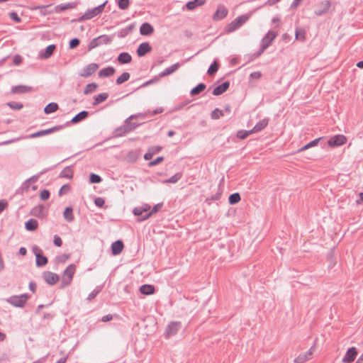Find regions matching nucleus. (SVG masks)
<instances>
[{
	"label": "nucleus",
	"instance_id": "39448f33",
	"mask_svg": "<svg viewBox=\"0 0 363 363\" xmlns=\"http://www.w3.org/2000/svg\"><path fill=\"white\" fill-rule=\"evenodd\" d=\"M182 328V323L180 321H172L165 328L164 337L169 339L174 336Z\"/></svg>",
	"mask_w": 363,
	"mask_h": 363
},
{
	"label": "nucleus",
	"instance_id": "8fccbe9b",
	"mask_svg": "<svg viewBox=\"0 0 363 363\" xmlns=\"http://www.w3.org/2000/svg\"><path fill=\"white\" fill-rule=\"evenodd\" d=\"M124 123L126 124V126L128 127V132L130 133L131 131L136 129L138 127L142 125V123H136V122H131V121H129V122H126V119L124 121Z\"/></svg>",
	"mask_w": 363,
	"mask_h": 363
},
{
	"label": "nucleus",
	"instance_id": "4be33fe9",
	"mask_svg": "<svg viewBox=\"0 0 363 363\" xmlns=\"http://www.w3.org/2000/svg\"><path fill=\"white\" fill-rule=\"evenodd\" d=\"M128 133L129 132L128 127L126 126V124L124 123L123 125H121L120 127L116 128L113 134L115 138H120L125 135Z\"/></svg>",
	"mask_w": 363,
	"mask_h": 363
},
{
	"label": "nucleus",
	"instance_id": "a878e982",
	"mask_svg": "<svg viewBox=\"0 0 363 363\" xmlns=\"http://www.w3.org/2000/svg\"><path fill=\"white\" fill-rule=\"evenodd\" d=\"M116 70L114 67L109 66L106 68L101 69L98 75L99 77H108L114 74Z\"/></svg>",
	"mask_w": 363,
	"mask_h": 363
},
{
	"label": "nucleus",
	"instance_id": "864d4df0",
	"mask_svg": "<svg viewBox=\"0 0 363 363\" xmlns=\"http://www.w3.org/2000/svg\"><path fill=\"white\" fill-rule=\"evenodd\" d=\"M101 178L99 175L91 173L89 177V182L91 184H99L101 182Z\"/></svg>",
	"mask_w": 363,
	"mask_h": 363
},
{
	"label": "nucleus",
	"instance_id": "c03bdc74",
	"mask_svg": "<svg viewBox=\"0 0 363 363\" xmlns=\"http://www.w3.org/2000/svg\"><path fill=\"white\" fill-rule=\"evenodd\" d=\"M240 199V195L238 193L232 194L228 197L229 203L231 205L238 203Z\"/></svg>",
	"mask_w": 363,
	"mask_h": 363
},
{
	"label": "nucleus",
	"instance_id": "4c0bfd02",
	"mask_svg": "<svg viewBox=\"0 0 363 363\" xmlns=\"http://www.w3.org/2000/svg\"><path fill=\"white\" fill-rule=\"evenodd\" d=\"M108 93L104 92V93L99 94V95H97L94 97L93 105L97 106L98 104L106 101L108 99Z\"/></svg>",
	"mask_w": 363,
	"mask_h": 363
},
{
	"label": "nucleus",
	"instance_id": "a18cd8bd",
	"mask_svg": "<svg viewBox=\"0 0 363 363\" xmlns=\"http://www.w3.org/2000/svg\"><path fill=\"white\" fill-rule=\"evenodd\" d=\"M130 75L128 72H123L121 76H119L116 80V84H121L124 83L125 82L128 81L130 78Z\"/></svg>",
	"mask_w": 363,
	"mask_h": 363
},
{
	"label": "nucleus",
	"instance_id": "338daca9",
	"mask_svg": "<svg viewBox=\"0 0 363 363\" xmlns=\"http://www.w3.org/2000/svg\"><path fill=\"white\" fill-rule=\"evenodd\" d=\"M105 203V200L101 197H97L94 200V204L98 207H102Z\"/></svg>",
	"mask_w": 363,
	"mask_h": 363
},
{
	"label": "nucleus",
	"instance_id": "4d7b16f0",
	"mask_svg": "<svg viewBox=\"0 0 363 363\" xmlns=\"http://www.w3.org/2000/svg\"><path fill=\"white\" fill-rule=\"evenodd\" d=\"M99 45H101V43L99 41L98 38H96L90 42L89 47H88V50H91Z\"/></svg>",
	"mask_w": 363,
	"mask_h": 363
},
{
	"label": "nucleus",
	"instance_id": "bf43d9fd",
	"mask_svg": "<svg viewBox=\"0 0 363 363\" xmlns=\"http://www.w3.org/2000/svg\"><path fill=\"white\" fill-rule=\"evenodd\" d=\"M8 106L10 108L15 109V110H19L23 108L22 104L18 103V102H15V101L8 103Z\"/></svg>",
	"mask_w": 363,
	"mask_h": 363
},
{
	"label": "nucleus",
	"instance_id": "69168bd1",
	"mask_svg": "<svg viewBox=\"0 0 363 363\" xmlns=\"http://www.w3.org/2000/svg\"><path fill=\"white\" fill-rule=\"evenodd\" d=\"M100 291V289H95L88 295L87 299L89 301L94 299L99 294Z\"/></svg>",
	"mask_w": 363,
	"mask_h": 363
},
{
	"label": "nucleus",
	"instance_id": "a211bd4d",
	"mask_svg": "<svg viewBox=\"0 0 363 363\" xmlns=\"http://www.w3.org/2000/svg\"><path fill=\"white\" fill-rule=\"evenodd\" d=\"M230 86V82L228 81L224 82L221 84L217 86L213 90V94L215 96H219L225 92Z\"/></svg>",
	"mask_w": 363,
	"mask_h": 363
},
{
	"label": "nucleus",
	"instance_id": "f704fd0d",
	"mask_svg": "<svg viewBox=\"0 0 363 363\" xmlns=\"http://www.w3.org/2000/svg\"><path fill=\"white\" fill-rule=\"evenodd\" d=\"M63 216L67 222H72L74 220L72 208L67 207L64 211Z\"/></svg>",
	"mask_w": 363,
	"mask_h": 363
},
{
	"label": "nucleus",
	"instance_id": "473e14b6",
	"mask_svg": "<svg viewBox=\"0 0 363 363\" xmlns=\"http://www.w3.org/2000/svg\"><path fill=\"white\" fill-rule=\"evenodd\" d=\"M38 223L35 219L30 218L25 223V228L28 231H33L38 228Z\"/></svg>",
	"mask_w": 363,
	"mask_h": 363
},
{
	"label": "nucleus",
	"instance_id": "b1692460",
	"mask_svg": "<svg viewBox=\"0 0 363 363\" xmlns=\"http://www.w3.org/2000/svg\"><path fill=\"white\" fill-rule=\"evenodd\" d=\"M77 6V3L75 2H69L67 4H61L55 6V11L57 13L62 12L67 9H72L75 8Z\"/></svg>",
	"mask_w": 363,
	"mask_h": 363
},
{
	"label": "nucleus",
	"instance_id": "72a5a7b5",
	"mask_svg": "<svg viewBox=\"0 0 363 363\" xmlns=\"http://www.w3.org/2000/svg\"><path fill=\"white\" fill-rule=\"evenodd\" d=\"M48 262V258L45 256H44L43 255V253L40 255V254L36 255L35 264H36L37 267H43L47 264Z\"/></svg>",
	"mask_w": 363,
	"mask_h": 363
},
{
	"label": "nucleus",
	"instance_id": "dca6fc26",
	"mask_svg": "<svg viewBox=\"0 0 363 363\" xmlns=\"http://www.w3.org/2000/svg\"><path fill=\"white\" fill-rule=\"evenodd\" d=\"M162 203L156 204L155 206H153V208L151 210L148 211V213H146L143 216L138 218V221H143L147 220L152 215L157 213L159 211V210L162 208Z\"/></svg>",
	"mask_w": 363,
	"mask_h": 363
},
{
	"label": "nucleus",
	"instance_id": "e433bc0d",
	"mask_svg": "<svg viewBox=\"0 0 363 363\" xmlns=\"http://www.w3.org/2000/svg\"><path fill=\"white\" fill-rule=\"evenodd\" d=\"M98 14L96 11H95V9L93 8L91 9L87 10L83 16H81L79 18V21H84V20H89L95 16H96Z\"/></svg>",
	"mask_w": 363,
	"mask_h": 363
},
{
	"label": "nucleus",
	"instance_id": "13d9d810",
	"mask_svg": "<svg viewBox=\"0 0 363 363\" xmlns=\"http://www.w3.org/2000/svg\"><path fill=\"white\" fill-rule=\"evenodd\" d=\"M70 191V186L68 184L63 185L59 190V196H62L67 194Z\"/></svg>",
	"mask_w": 363,
	"mask_h": 363
},
{
	"label": "nucleus",
	"instance_id": "37998d69",
	"mask_svg": "<svg viewBox=\"0 0 363 363\" xmlns=\"http://www.w3.org/2000/svg\"><path fill=\"white\" fill-rule=\"evenodd\" d=\"M149 113H150V111H147L146 113H137V114H133L131 116H130L128 118H126V122H129V121H133V120H135V119H138V118H140V119H145V117L149 115Z\"/></svg>",
	"mask_w": 363,
	"mask_h": 363
},
{
	"label": "nucleus",
	"instance_id": "0eeeda50",
	"mask_svg": "<svg viewBox=\"0 0 363 363\" xmlns=\"http://www.w3.org/2000/svg\"><path fill=\"white\" fill-rule=\"evenodd\" d=\"M42 277L44 281L49 285L55 284L60 279V277L53 272L49 271H45L42 274Z\"/></svg>",
	"mask_w": 363,
	"mask_h": 363
},
{
	"label": "nucleus",
	"instance_id": "20e7f679",
	"mask_svg": "<svg viewBox=\"0 0 363 363\" xmlns=\"http://www.w3.org/2000/svg\"><path fill=\"white\" fill-rule=\"evenodd\" d=\"M249 17L247 15H242L235 18L225 27L227 33H232L241 27L247 20Z\"/></svg>",
	"mask_w": 363,
	"mask_h": 363
},
{
	"label": "nucleus",
	"instance_id": "1a4fd4ad",
	"mask_svg": "<svg viewBox=\"0 0 363 363\" xmlns=\"http://www.w3.org/2000/svg\"><path fill=\"white\" fill-rule=\"evenodd\" d=\"M89 116V112L86 111H82L75 115L70 121H67L65 124H62V125H65V128L67 126H69L71 123H78L81 122L82 121L86 119Z\"/></svg>",
	"mask_w": 363,
	"mask_h": 363
},
{
	"label": "nucleus",
	"instance_id": "774afa93",
	"mask_svg": "<svg viewBox=\"0 0 363 363\" xmlns=\"http://www.w3.org/2000/svg\"><path fill=\"white\" fill-rule=\"evenodd\" d=\"M9 17L16 23H20L21 21V18L18 16V14L16 12L9 13Z\"/></svg>",
	"mask_w": 363,
	"mask_h": 363
},
{
	"label": "nucleus",
	"instance_id": "393cba45",
	"mask_svg": "<svg viewBox=\"0 0 363 363\" xmlns=\"http://www.w3.org/2000/svg\"><path fill=\"white\" fill-rule=\"evenodd\" d=\"M268 123H269V119H267V118H264V119L259 121L253 127V128L251 129L252 131V133L259 132V131L262 130L263 129H264L267 127V125H268Z\"/></svg>",
	"mask_w": 363,
	"mask_h": 363
},
{
	"label": "nucleus",
	"instance_id": "cd10ccee",
	"mask_svg": "<svg viewBox=\"0 0 363 363\" xmlns=\"http://www.w3.org/2000/svg\"><path fill=\"white\" fill-rule=\"evenodd\" d=\"M140 292L144 295H151L155 291V286L150 284H143L139 289Z\"/></svg>",
	"mask_w": 363,
	"mask_h": 363
},
{
	"label": "nucleus",
	"instance_id": "aec40b11",
	"mask_svg": "<svg viewBox=\"0 0 363 363\" xmlns=\"http://www.w3.org/2000/svg\"><path fill=\"white\" fill-rule=\"evenodd\" d=\"M154 32L153 26L149 23H143L140 28V33L142 35H150Z\"/></svg>",
	"mask_w": 363,
	"mask_h": 363
},
{
	"label": "nucleus",
	"instance_id": "ddd939ff",
	"mask_svg": "<svg viewBox=\"0 0 363 363\" xmlns=\"http://www.w3.org/2000/svg\"><path fill=\"white\" fill-rule=\"evenodd\" d=\"M315 350V345H313L308 351L303 354H300L295 359V363H304L308 359H311V355Z\"/></svg>",
	"mask_w": 363,
	"mask_h": 363
},
{
	"label": "nucleus",
	"instance_id": "5701e85b",
	"mask_svg": "<svg viewBox=\"0 0 363 363\" xmlns=\"http://www.w3.org/2000/svg\"><path fill=\"white\" fill-rule=\"evenodd\" d=\"M151 207L149 204H143L141 206H137L133 208V213L136 216H142L143 213H148Z\"/></svg>",
	"mask_w": 363,
	"mask_h": 363
},
{
	"label": "nucleus",
	"instance_id": "680f3d73",
	"mask_svg": "<svg viewBox=\"0 0 363 363\" xmlns=\"http://www.w3.org/2000/svg\"><path fill=\"white\" fill-rule=\"evenodd\" d=\"M80 43V41L78 38H72L69 43V47L70 49H74L77 48Z\"/></svg>",
	"mask_w": 363,
	"mask_h": 363
},
{
	"label": "nucleus",
	"instance_id": "3c124183",
	"mask_svg": "<svg viewBox=\"0 0 363 363\" xmlns=\"http://www.w3.org/2000/svg\"><path fill=\"white\" fill-rule=\"evenodd\" d=\"M305 30L303 28H297L295 32L296 39L303 41L305 40Z\"/></svg>",
	"mask_w": 363,
	"mask_h": 363
},
{
	"label": "nucleus",
	"instance_id": "9d476101",
	"mask_svg": "<svg viewBox=\"0 0 363 363\" xmlns=\"http://www.w3.org/2000/svg\"><path fill=\"white\" fill-rule=\"evenodd\" d=\"M357 355V350L354 347L349 348L344 357L342 358L343 363H352L355 359Z\"/></svg>",
	"mask_w": 363,
	"mask_h": 363
},
{
	"label": "nucleus",
	"instance_id": "79ce46f5",
	"mask_svg": "<svg viewBox=\"0 0 363 363\" xmlns=\"http://www.w3.org/2000/svg\"><path fill=\"white\" fill-rule=\"evenodd\" d=\"M323 138H316L312 141H311L310 143H307L306 145H305L304 146L301 147L299 150H298V152H302V151H304L310 147H314V146H316L318 144V142L322 140Z\"/></svg>",
	"mask_w": 363,
	"mask_h": 363
},
{
	"label": "nucleus",
	"instance_id": "c85d7f7f",
	"mask_svg": "<svg viewBox=\"0 0 363 363\" xmlns=\"http://www.w3.org/2000/svg\"><path fill=\"white\" fill-rule=\"evenodd\" d=\"M206 0H193L186 4V7L188 10L192 11L198 6H202L205 4Z\"/></svg>",
	"mask_w": 363,
	"mask_h": 363
},
{
	"label": "nucleus",
	"instance_id": "2eb2a0df",
	"mask_svg": "<svg viewBox=\"0 0 363 363\" xmlns=\"http://www.w3.org/2000/svg\"><path fill=\"white\" fill-rule=\"evenodd\" d=\"M330 7V2L329 1H323L319 4L318 9L315 10V13L318 16H322L328 11Z\"/></svg>",
	"mask_w": 363,
	"mask_h": 363
},
{
	"label": "nucleus",
	"instance_id": "58836bf2",
	"mask_svg": "<svg viewBox=\"0 0 363 363\" xmlns=\"http://www.w3.org/2000/svg\"><path fill=\"white\" fill-rule=\"evenodd\" d=\"M59 108L58 104L55 102L49 103L44 108V112L46 114H50L55 112Z\"/></svg>",
	"mask_w": 363,
	"mask_h": 363
},
{
	"label": "nucleus",
	"instance_id": "de8ad7c7",
	"mask_svg": "<svg viewBox=\"0 0 363 363\" xmlns=\"http://www.w3.org/2000/svg\"><path fill=\"white\" fill-rule=\"evenodd\" d=\"M252 134V130H240L237 132V137L239 139L243 140L247 138L250 135Z\"/></svg>",
	"mask_w": 363,
	"mask_h": 363
},
{
	"label": "nucleus",
	"instance_id": "09e8293b",
	"mask_svg": "<svg viewBox=\"0 0 363 363\" xmlns=\"http://www.w3.org/2000/svg\"><path fill=\"white\" fill-rule=\"evenodd\" d=\"M224 116V112L222 110H220L219 108H215L213 111H211V117L213 118V119H218L220 118L221 116Z\"/></svg>",
	"mask_w": 363,
	"mask_h": 363
},
{
	"label": "nucleus",
	"instance_id": "0e129e2a",
	"mask_svg": "<svg viewBox=\"0 0 363 363\" xmlns=\"http://www.w3.org/2000/svg\"><path fill=\"white\" fill-rule=\"evenodd\" d=\"M163 160H164V157H158L155 160L150 162L149 164H148V166L149 167H153V166L157 165L160 162H162Z\"/></svg>",
	"mask_w": 363,
	"mask_h": 363
},
{
	"label": "nucleus",
	"instance_id": "bb28decb",
	"mask_svg": "<svg viewBox=\"0 0 363 363\" xmlns=\"http://www.w3.org/2000/svg\"><path fill=\"white\" fill-rule=\"evenodd\" d=\"M179 66H180V64L179 62L174 64L171 67H167L165 69H164L162 72H161L159 74V77H166L167 75L172 74L179 67Z\"/></svg>",
	"mask_w": 363,
	"mask_h": 363
},
{
	"label": "nucleus",
	"instance_id": "a19ab883",
	"mask_svg": "<svg viewBox=\"0 0 363 363\" xmlns=\"http://www.w3.org/2000/svg\"><path fill=\"white\" fill-rule=\"evenodd\" d=\"M98 84L95 82L88 84L84 89V94L88 95L94 92L96 90Z\"/></svg>",
	"mask_w": 363,
	"mask_h": 363
},
{
	"label": "nucleus",
	"instance_id": "f3484780",
	"mask_svg": "<svg viewBox=\"0 0 363 363\" xmlns=\"http://www.w3.org/2000/svg\"><path fill=\"white\" fill-rule=\"evenodd\" d=\"M152 50L151 46L148 43H142L140 44L137 49V55L139 57H143L147 53L150 52Z\"/></svg>",
	"mask_w": 363,
	"mask_h": 363
},
{
	"label": "nucleus",
	"instance_id": "2f4dec72",
	"mask_svg": "<svg viewBox=\"0 0 363 363\" xmlns=\"http://www.w3.org/2000/svg\"><path fill=\"white\" fill-rule=\"evenodd\" d=\"M60 178L72 179L73 177V170L71 166L64 168L60 174Z\"/></svg>",
	"mask_w": 363,
	"mask_h": 363
},
{
	"label": "nucleus",
	"instance_id": "9b49d317",
	"mask_svg": "<svg viewBox=\"0 0 363 363\" xmlns=\"http://www.w3.org/2000/svg\"><path fill=\"white\" fill-rule=\"evenodd\" d=\"M347 141V138L343 135H337L332 137L328 142L330 147H336L344 145Z\"/></svg>",
	"mask_w": 363,
	"mask_h": 363
},
{
	"label": "nucleus",
	"instance_id": "c9c22d12",
	"mask_svg": "<svg viewBox=\"0 0 363 363\" xmlns=\"http://www.w3.org/2000/svg\"><path fill=\"white\" fill-rule=\"evenodd\" d=\"M135 23H131L130 25H128V26H126L125 28L121 29L119 32H118V37L119 38H125L127 35H128V33H130V32H132V30L135 28Z\"/></svg>",
	"mask_w": 363,
	"mask_h": 363
},
{
	"label": "nucleus",
	"instance_id": "c756f323",
	"mask_svg": "<svg viewBox=\"0 0 363 363\" xmlns=\"http://www.w3.org/2000/svg\"><path fill=\"white\" fill-rule=\"evenodd\" d=\"M55 49L56 46L54 44L47 46L44 52H40V57L44 59L49 58L53 54Z\"/></svg>",
	"mask_w": 363,
	"mask_h": 363
},
{
	"label": "nucleus",
	"instance_id": "e2e57ef3",
	"mask_svg": "<svg viewBox=\"0 0 363 363\" xmlns=\"http://www.w3.org/2000/svg\"><path fill=\"white\" fill-rule=\"evenodd\" d=\"M50 196V193L48 189H43L40 194V197L43 201L48 200Z\"/></svg>",
	"mask_w": 363,
	"mask_h": 363
},
{
	"label": "nucleus",
	"instance_id": "7c9ffc66",
	"mask_svg": "<svg viewBox=\"0 0 363 363\" xmlns=\"http://www.w3.org/2000/svg\"><path fill=\"white\" fill-rule=\"evenodd\" d=\"M117 60L121 64H128L131 62L132 57L128 52H121L118 56Z\"/></svg>",
	"mask_w": 363,
	"mask_h": 363
},
{
	"label": "nucleus",
	"instance_id": "7ed1b4c3",
	"mask_svg": "<svg viewBox=\"0 0 363 363\" xmlns=\"http://www.w3.org/2000/svg\"><path fill=\"white\" fill-rule=\"evenodd\" d=\"M29 298V295L23 294L19 296H11L6 299V301L14 307L23 308Z\"/></svg>",
	"mask_w": 363,
	"mask_h": 363
},
{
	"label": "nucleus",
	"instance_id": "052dcab7",
	"mask_svg": "<svg viewBox=\"0 0 363 363\" xmlns=\"http://www.w3.org/2000/svg\"><path fill=\"white\" fill-rule=\"evenodd\" d=\"M70 257V255H68V254H63L62 255H60V256H57L56 257V260L58 262H60V263H64L65 262L67 259H69Z\"/></svg>",
	"mask_w": 363,
	"mask_h": 363
},
{
	"label": "nucleus",
	"instance_id": "f8f14e48",
	"mask_svg": "<svg viewBox=\"0 0 363 363\" xmlns=\"http://www.w3.org/2000/svg\"><path fill=\"white\" fill-rule=\"evenodd\" d=\"M30 214L39 218H43L47 216L48 212L43 205H38L33 208Z\"/></svg>",
	"mask_w": 363,
	"mask_h": 363
},
{
	"label": "nucleus",
	"instance_id": "6ab92c4d",
	"mask_svg": "<svg viewBox=\"0 0 363 363\" xmlns=\"http://www.w3.org/2000/svg\"><path fill=\"white\" fill-rule=\"evenodd\" d=\"M32 89L31 86L26 85L14 86L11 88V93L13 94H24L30 91Z\"/></svg>",
	"mask_w": 363,
	"mask_h": 363
},
{
	"label": "nucleus",
	"instance_id": "5fc2aeb1",
	"mask_svg": "<svg viewBox=\"0 0 363 363\" xmlns=\"http://www.w3.org/2000/svg\"><path fill=\"white\" fill-rule=\"evenodd\" d=\"M98 39L99 41L101 43V45L108 44L112 41V38L106 35H101L98 37Z\"/></svg>",
	"mask_w": 363,
	"mask_h": 363
},
{
	"label": "nucleus",
	"instance_id": "ea45409f",
	"mask_svg": "<svg viewBox=\"0 0 363 363\" xmlns=\"http://www.w3.org/2000/svg\"><path fill=\"white\" fill-rule=\"evenodd\" d=\"M206 86L203 83H199L198 85H196L195 87H194L191 91L190 94L191 96H196L199 94L201 92L205 90Z\"/></svg>",
	"mask_w": 363,
	"mask_h": 363
},
{
	"label": "nucleus",
	"instance_id": "423d86ee",
	"mask_svg": "<svg viewBox=\"0 0 363 363\" xmlns=\"http://www.w3.org/2000/svg\"><path fill=\"white\" fill-rule=\"evenodd\" d=\"M99 67L97 63H90L81 70L79 75L84 78L89 77L97 71Z\"/></svg>",
	"mask_w": 363,
	"mask_h": 363
},
{
	"label": "nucleus",
	"instance_id": "49530a36",
	"mask_svg": "<svg viewBox=\"0 0 363 363\" xmlns=\"http://www.w3.org/2000/svg\"><path fill=\"white\" fill-rule=\"evenodd\" d=\"M219 65L216 61H214L208 67L207 73L208 75H213L218 69Z\"/></svg>",
	"mask_w": 363,
	"mask_h": 363
},
{
	"label": "nucleus",
	"instance_id": "4468645a",
	"mask_svg": "<svg viewBox=\"0 0 363 363\" xmlns=\"http://www.w3.org/2000/svg\"><path fill=\"white\" fill-rule=\"evenodd\" d=\"M228 9L223 5H219L216 13L213 16L214 21H220L223 19L228 15Z\"/></svg>",
	"mask_w": 363,
	"mask_h": 363
},
{
	"label": "nucleus",
	"instance_id": "6e6552de",
	"mask_svg": "<svg viewBox=\"0 0 363 363\" xmlns=\"http://www.w3.org/2000/svg\"><path fill=\"white\" fill-rule=\"evenodd\" d=\"M277 36V32L269 30L261 41L263 48H267Z\"/></svg>",
	"mask_w": 363,
	"mask_h": 363
},
{
	"label": "nucleus",
	"instance_id": "603ef678",
	"mask_svg": "<svg viewBox=\"0 0 363 363\" xmlns=\"http://www.w3.org/2000/svg\"><path fill=\"white\" fill-rule=\"evenodd\" d=\"M118 7L122 10H125L128 8L130 1L129 0H116Z\"/></svg>",
	"mask_w": 363,
	"mask_h": 363
},
{
	"label": "nucleus",
	"instance_id": "6e6d98bb",
	"mask_svg": "<svg viewBox=\"0 0 363 363\" xmlns=\"http://www.w3.org/2000/svg\"><path fill=\"white\" fill-rule=\"evenodd\" d=\"M182 177V174L177 173L165 181L166 183H177Z\"/></svg>",
	"mask_w": 363,
	"mask_h": 363
},
{
	"label": "nucleus",
	"instance_id": "f257e3e1",
	"mask_svg": "<svg viewBox=\"0 0 363 363\" xmlns=\"http://www.w3.org/2000/svg\"><path fill=\"white\" fill-rule=\"evenodd\" d=\"M63 128H65V125H55L50 128L40 130L36 133H33L32 134L23 136L21 138H13V139L9 140L3 141L0 143V145H9V144L17 142L21 139H30V138H35L42 137V136H44V135H48V134H51V133L60 131V130H62Z\"/></svg>",
	"mask_w": 363,
	"mask_h": 363
},
{
	"label": "nucleus",
	"instance_id": "f03ea898",
	"mask_svg": "<svg viewBox=\"0 0 363 363\" xmlns=\"http://www.w3.org/2000/svg\"><path fill=\"white\" fill-rule=\"evenodd\" d=\"M76 270V266L74 264H69L65 270L62 277V287L69 286L73 279Z\"/></svg>",
	"mask_w": 363,
	"mask_h": 363
},
{
	"label": "nucleus",
	"instance_id": "412c9836",
	"mask_svg": "<svg viewBox=\"0 0 363 363\" xmlns=\"http://www.w3.org/2000/svg\"><path fill=\"white\" fill-rule=\"evenodd\" d=\"M124 247L123 242L118 240L113 242L111 245L112 254L114 255H119Z\"/></svg>",
	"mask_w": 363,
	"mask_h": 363
}]
</instances>
